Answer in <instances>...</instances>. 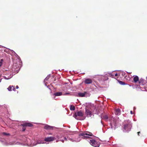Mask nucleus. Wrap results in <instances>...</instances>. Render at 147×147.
Returning <instances> with one entry per match:
<instances>
[{
  "label": "nucleus",
  "instance_id": "obj_1",
  "mask_svg": "<svg viewBox=\"0 0 147 147\" xmlns=\"http://www.w3.org/2000/svg\"><path fill=\"white\" fill-rule=\"evenodd\" d=\"M80 137H81L83 139L88 138H90V137L88 136H92V134L89 132H84L82 133H81L79 134Z\"/></svg>",
  "mask_w": 147,
  "mask_h": 147
},
{
  "label": "nucleus",
  "instance_id": "obj_2",
  "mask_svg": "<svg viewBox=\"0 0 147 147\" xmlns=\"http://www.w3.org/2000/svg\"><path fill=\"white\" fill-rule=\"evenodd\" d=\"M84 115V113L81 111H78L76 112L74 115V117L77 120H80L81 117H83Z\"/></svg>",
  "mask_w": 147,
  "mask_h": 147
},
{
  "label": "nucleus",
  "instance_id": "obj_3",
  "mask_svg": "<svg viewBox=\"0 0 147 147\" xmlns=\"http://www.w3.org/2000/svg\"><path fill=\"white\" fill-rule=\"evenodd\" d=\"M90 143L93 146L95 147H99V144L94 140H90Z\"/></svg>",
  "mask_w": 147,
  "mask_h": 147
},
{
  "label": "nucleus",
  "instance_id": "obj_4",
  "mask_svg": "<svg viewBox=\"0 0 147 147\" xmlns=\"http://www.w3.org/2000/svg\"><path fill=\"white\" fill-rule=\"evenodd\" d=\"M92 80L90 78H87L85 79L84 81V83L85 84H89L92 82Z\"/></svg>",
  "mask_w": 147,
  "mask_h": 147
},
{
  "label": "nucleus",
  "instance_id": "obj_5",
  "mask_svg": "<svg viewBox=\"0 0 147 147\" xmlns=\"http://www.w3.org/2000/svg\"><path fill=\"white\" fill-rule=\"evenodd\" d=\"M20 125L22 127H32L33 126V125L30 123L26 122L24 123L23 124H21Z\"/></svg>",
  "mask_w": 147,
  "mask_h": 147
},
{
  "label": "nucleus",
  "instance_id": "obj_6",
  "mask_svg": "<svg viewBox=\"0 0 147 147\" xmlns=\"http://www.w3.org/2000/svg\"><path fill=\"white\" fill-rule=\"evenodd\" d=\"M131 125L129 123L125 124L124 125V129L125 130H128L130 129Z\"/></svg>",
  "mask_w": 147,
  "mask_h": 147
},
{
  "label": "nucleus",
  "instance_id": "obj_7",
  "mask_svg": "<svg viewBox=\"0 0 147 147\" xmlns=\"http://www.w3.org/2000/svg\"><path fill=\"white\" fill-rule=\"evenodd\" d=\"M54 139L55 138L53 137H47L45 138V140L47 142H51L54 140Z\"/></svg>",
  "mask_w": 147,
  "mask_h": 147
},
{
  "label": "nucleus",
  "instance_id": "obj_8",
  "mask_svg": "<svg viewBox=\"0 0 147 147\" xmlns=\"http://www.w3.org/2000/svg\"><path fill=\"white\" fill-rule=\"evenodd\" d=\"M54 127L48 125H46L43 127V128L44 129L46 130H51L53 129Z\"/></svg>",
  "mask_w": 147,
  "mask_h": 147
},
{
  "label": "nucleus",
  "instance_id": "obj_9",
  "mask_svg": "<svg viewBox=\"0 0 147 147\" xmlns=\"http://www.w3.org/2000/svg\"><path fill=\"white\" fill-rule=\"evenodd\" d=\"M85 113L87 115H89L90 117H91L92 115V112L89 110L86 109Z\"/></svg>",
  "mask_w": 147,
  "mask_h": 147
},
{
  "label": "nucleus",
  "instance_id": "obj_10",
  "mask_svg": "<svg viewBox=\"0 0 147 147\" xmlns=\"http://www.w3.org/2000/svg\"><path fill=\"white\" fill-rule=\"evenodd\" d=\"M87 93L86 92H84V93L79 92L78 93V95L80 97H83L85 96V94Z\"/></svg>",
  "mask_w": 147,
  "mask_h": 147
},
{
  "label": "nucleus",
  "instance_id": "obj_11",
  "mask_svg": "<svg viewBox=\"0 0 147 147\" xmlns=\"http://www.w3.org/2000/svg\"><path fill=\"white\" fill-rule=\"evenodd\" d=\"M115 114L116 115H119L120 114V110L119 108L116 109H115Z\"/></svg>",
  "mask_w": 147,
  "mask_h": 147
},
{
  "label": "nucleus",
  "instance_id": "obj_12",
  "mask_svg": "<svg viewBox=\"0 0 147 147\" xmlns=\"http://www.w3.org/2000/svg\"><path fill=\"white\" fill-rule=\"evenodd\" d=\"M62 93L61 92H57L53 94V95H55V96H60L62 95Z\"/></svg>",
  "mask_w": 147,
  "mask_h": 147
},
{
  "label": "nucleus",
  "instance_id": "obj_13",
  "mask_svg": "<svg viewBox=\"0 0 147 147\" xmlns=\"http://www.w3.org/2000/svg\"><path fill=\"white\" fill-rule=\"evenodd\" d=\"M133 80L134 82H137L139 80L138 77L137 76H136L134 78Z\"/></svg>",
  "mask_w": 147,
  "mask_h": 147
},
{
  "label": "nucleus",
  "instance_id": "obj_14",
  "mask_svg": "<svg viewBox=\"0 0 147 147\" xmlns=\"http://www.w3.org/2000/svg\"><path fill=\"white\" fill-rule=\"evenodd\" d=\"M102 119L107 120L108 119V116L106 115H104L102 116Z\"/></svg>",
  "mask_w": 147,
  "mask_h": 147
},
{
  "label": "nucleus",
  "instance_id": "obj_15",
  "mask_svg": "<svg viewBox=\"0 0 147 147\" xmlns=\"http://www.w3.org/2000/svg\"><path fill=\"white\" fill-rule=\"evenodd\" d=\"M116 121H117V120L114 118H113V125H114L115 126H116Z\"/></svg>",
  "mask_w": 147,
  "mask_h": 147
},
{
  "label": "nucleus",
  "instance_id": "obj_16",
  "mask_svg": "<svg viewBox=\"0 0 147 147\" xmlns=\"http://www.w3.org/2000/svg\"><path fill=\"white\" fill-rule=\"evenodd\" d=\"M13 87V86L10 85L7 88V89L9 91H11L12 90Z\"/></svg>",
  "mask_w": 147,
  "mask_h": 147
},
{
  "label": "nucleus",
  "instance_id": "obj_17",
  "mask_svg": "<svg viewBox=\"0 0 147 147\" xmlns=\"http://www.w3.org/2000/svg\"><path fill=\"white\" fill-rule=\"evenodd\" d=\"M70 109L71 110H74L75 109V107L74 106L71 105L70 107Z\"/></svg>",
  "mask_w": 147,
  "mask_h": 147
},
{
  "label": "nucleus",
  "instance_id": "obj_18",
  "mask_svg": "<svg viewBox=\"0 0 147 147\" xmlns=\"http://www.w3.org/2000/svg\"><path fill=\"white\" fill-rule=\"evenodd\" d=\"M3 61V59H1L0 60V67L2 65Z\"/></svg>",
  "mask_w": 147,
  "mask_h": 147
},
{
  "label": "nucleus",
  "instance_id": "obj_19",
  "mask_svg": "<svg viewBox=\"0 0 147 147\" xmlns=\"http://www.w3.org/2000/svg\"><path fill=\"white\" fill-rule=\"evenodd\" d=\"M119 82L120 84L122 85H124L125 84V83L124 82L119 81Z\"/></svg>",
  "mask_w": 147,
  "mask_h": 147
},
{
  "label": "nucleus",
  "instance_id": "obj_20",
  "mask_svg": "<svg viewBox=\"0 0 147 147\" xmlns=\"http://www.w3.org/2000/svg\"><path fill=\"white\" fill-rule=\"evenodd\" d=\"M3 134L4 135H5V136H9L10 135V134H7L6 133H5V132H3Z\"/></svg>",
  "mask_w": 147,
  "mask_h": 147
},
{
  "label": "nucleus",
  "instance_id": "obj_21",
  "mask_svg": "<svg viewBox=\"0 0 147 147\" xmlns=\"http://www.w3.org/2000/svg\"><path fill=\"white\" fill-rule=\"evenodd\" d=\"M22 131H24L26 129V127L24 126V127H22Z\"/></svg>",
  "mask_w": 147,
  "mask_h": 147
},
{
  "label": "nucleus",
  "instance_id": "obj_22",
  "mask_svg": "<svg viewBox=\"0 0 147 147\" xmlns=\"http://www.w3.org/2000/svg\"><path fill=\"white\" fill-rule=\"evenodd\" d=\"M113 123L112 122L111 123H110V125L111 126V128H113Z\"/></svg>",
  "mask_w": 147,
  "mask_h": 147
},
{
  "label": "nucleus",
  "instance_id": "obj_23",
  "mask_svg": "<svg viewBox=\"0 0 147 147\" xmlns=\"http://www.w3.org/2000/svg\"><path fill=\"white\" fill-rule=\"evenodd\" d=\"M15 90H16V88H15L14 86H13V88L12 89V90L15 91Z\"/></svg>",
  "mask_w": 147,
  "mask_h": 147
},
{
  "label": "nucleus",
  "instance_id": "obj_24",
  "mask_svg": "<svg viewBox=\"0 0 147 147\" xmlns=\"http://www.w3.org/2000/svg\"><path fill=\"white\" fill-rule=\"evenodd\" d=\"M139 83L140 84V85H143V84L142 82L141 81H139Z\"/></svg>",
  "mask_w": 147,
  "mask_h": 147
},
{
  "label": "nucleus",
  "instance_id": "obj_25",
  "mask_svg": "<svg viewBox=\"0 0 147 147\" xmlns=\"http://www.w3.org/2000/svg\"><path fill=\"white\" fill-rule=\"evenodd\" d=\"M19 88V87L18 86H16V88L17 89H18Z\"/></svg>",
  "mask_w": 147,
  "mask_h": 147
},
{
  "label": "nucleus",
  "instance_id": "obj_26",
  "mask_svg": "<svg viewBox=\"0 0 147 147\" xmlns=\"http://www.w3.org/2000/svg\"><path fill=\"white\" fill-rule=\"evenodd\" d=\"M130 113L131 114H133V111H131L130 112Z\"/></svg>",
  "mask_w": 147,
  "mask_h": 147
},
{
  "label": "nucleus",
  "instance_id": "obj_27",
  "mask_svg": "<svg viewBox=\"0 0 147 147\" xmlns=\"http://www.w3.org/2000/svg\"><path fill=\"white\" fill-rule=\"evenodd\" d=\"M140 132L139 131V132H138V136H139V134H140Z\"/></svg>",
  "mask_w": 147,
  "mask_h": 147
},
{
  "label": "nucleus",
  "instance_id": "obj_28",
  "mask_svg": "<svg viewBox=\"0 0 147 147\" xmlns=\"http://www.w3.org/2000/svg\"><path fill=\"white\" fill-rule=\"evenodd\" d=\"M115 76H118V74L117 73H116L115 75Z\"/></svg>",
  "mask_w": 147,
  "mask_h": 147
},
{
  "label": "nucleus",
  "instance_id": "obj_29",
  "mask_svg": "<svg viewBox=\"0 0 147 147\" xmlns=\"http://www.w3.org/2000/svg\"><path fill=\"white\" fill-rule=\"evenodd\" d=\"M61 141L63 142H64V140H61Z\"/></svg>",
  "mask_w": 147,
  "mask_h": 147
},
{
  "label": "nucleus",
  "instance_id": "obj_30",
  "mask_svg": "<svg viewBox=\"0 0 147 147\" xmlns=\"http://www.w3.org/2000/svg\"><path fill=\"white\" fill-rule=\"evenodd\" d=\"M64 139L65 140H66V138L65 137H64Z\"/></svg>",
  "mask_w": 147,
  "mask_h": 147
},
{
  "label": "nucleus",
  "instance_id": "obj_31",
  "mask_svg": "<svg viewBox=\"0 0 147 147\" xmlns=\"http://www.w3.org/2000/svg\"><path fill=\"white\" fill-rule=\"evenodd\" d=\"M69 94V93H66V94Z\"/></svg>",
  "mask_w": 147,
  "mask_h": 147
},
{
  "label": "nucleus",
  "instance_id": "obj_32",
  "mask_svg": "<svg viewBox=\"0 0 147 147\" xmlns=\"http://www.w3.org/2000/svg\"><path fill=\"white\" fill-rule=\"evenodd\" d=\"M85 117H84V119H82V120H83V119H85Z\"/></svg>",
  "mask_w": 147,
  "mask_h": 147
},
{
  "label": "nucleus",
  "instance_id": "obj_33",
  "mask_svg": "<svg viewBox=\"0 0 147 147\" xmlns=\"http://www.w3.org/2000/svg\"><path fill=\"white\" fill-rule=\"evenodd\" d=\"M143 82H144V81H145V80H143Z\"/></svg>",
  "mask_w": 147,
  "mask_h": 147
}]
</instances>
